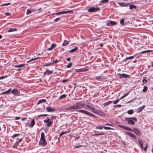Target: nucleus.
<instances>
[{"mask_svg":"<svg viewBox=\"0 0 153 153\" xmlns=\"http://www.w3.org/2000/svg\"><path fill=\"white\" fill-rule=\"evenodd\" d=\"M35 124V121L34 119L32 120L31 122L30 126L33 127Z\"/></svg>","mask_w":153,"mask_h":153,"instance_id":"obj_31","label":"nucleus"},{"mask_svg":"<svg viewBox=\"0 0 153 153\" xmlns=\"http://www.w3.org/2000/svg\"><path fill=\"white\" fill-rule=\"evenodd\" d=\"M25 65V64H22L19 65H15V68H20L24 66Z\"/></svg>","mask_w":153,"mask_h":153,"instance_id":"obj_14","label":"nucleus"},{"mask_svg":"<svg viewBox=\"0 0 153 153\" xmlns=\"http://www.w3.org/2000/svg\"><path fill=\"white\" fill-rule=\"evenodd\" d=\"M95 78L98 80H100L101 79V77L100 76H96Z\"/></svg>","mask_w":153,"mask_h":153,"instance_id":"obj_48","label":"nucleus"},{"mask_svg":"<svg viewBox=\"0 0 153 153\" xmlns=\"http://www.w3.org/2000/svg\"><path fill=\"white\" fill-rule=\"evenodd\" d=\"M124 129H125L126 130L129 131H131V129L129 127L126 126H125L124 127V128H123Z\"/></svg>","mask_w":153,"mask_h":153,"instance_id":"obj_26","label":"nucleus"},{"mask_svg":"<svg viewBox=\"0 0 153 153\" xmlns=\"http://www.w3.org/2000/svg\"><path fill=\"white\" fill-rule=\"evenodd\" d=\"M46 100L45 99H43L42 100H40L38 101L37 103V104L38 105L42 102H46Z\"/></svg>","mask_w":153,"mask_h":153,"instance_id":"obj_17","label":"nucleus"},{"mask_svg":"<svg viewBox=\"0 0 153 153\" xmlns=\"http://www.w3.org/2000/svg\"><path fill=\"white\" fill-rule=\"evenodd\" d=\"M46 109L48 112H52L55 111V109L52 108L50 106H48L46 108Z\"/></svg>","mask_w":153,"mask_h":153,"instance_id":"obj_9","label":"nucleus"},{"mask_svg":"<svg viewBox=\"0 0 153 153\" xmlns=\"http://www.w3.org/2000/svg\"><path fill=\"white\" fill-rule=\"evenodd\" d=\"M82 146L81 145H79L78 146H76L75 147V148H79L81 147Z\"/></svg>","mask_w":153,"mask_h":153,"instance_id":"obj_55","label":"nucleus"},{"mask_svg":"<svg viewBox=\"0 0 153 153\" xmlns=\"http://www.w3.org/2000/svg\"><path fill=\"white\" fill-rule=\"evenodd\" d=\"M36 12V10L35 9H28L27 10L26 14L28 15L29 14L31 13L32 12Z\"/></svg>","mask_w":153,"mask_h":153,"instance_id":"obj_6","label":"nucleus"},{"mask_svg":"<svg viewBox=\"0 0 153 153\" xmlns=\"http://www.w3.org/2000/svg\"><path fill=\"white\" fill-rule=\"evenodd\" d=\"M112 102V101H108L107 102H105V105H108L110 103H111Z\"/></svg>","mask_w":153,"mask_h":153,"instance_id":"obj_43","label":"nucleus"},{"mask_svg":"<svg viewBox=\"0 0 153 153\" xmlns=\"http://www.w3.org/2000/svg\"><path fill=\"white\" fill-rule=\"evenodd\" d=\"M66 96V94H64L62 95H61L59 97V100H61L62 99L65 98Z\"/></svg>","mask_w":153,"mask_h":153,"instance_id":"obj_21","label":"nucleus"},{"mask_svg":"<svg viewBox=\"0 0 153 153\" xmlns=\"http://www.w3.org/2000/svg\"><path fill=\"white\" fill-rule=\"evenodd\" d=\"M39 144V145L45 146L47 145V142L45 140V139H40Z\"/></svg>","mask_w":153,"mask_h":153,"instance_id":"obj_5","label":"nucleus"},{"mask_svg":"<svg viewBox=\"0 0 153 153\" xmlns=\"http://www.w3.org/2000/svg\"><path fill=\"white\" fill-rule=\"evenodd\" d=\"M120 24L123 25L125 24H124V19H121L120 22Z\"/></svg>","mask_w":153,"mask_h":153,"instance_id":"obj_38","label":"nucleus"},{"mask_svg":"<svg viewBox=\"0 0 153 153\" xmlns=\"http://www.w3.org/2000/svg\"><path fill=\"white\" fill-rule=\"evenodd\" d=\"M19 135V134H14L12 136V138H13V139H14V137H16L18 136Z\"/></svg>","mask_w":153,"mask_h":153,"instance_id":"obj_42","label":"nucleus"},{"mask_svg":"<svg viewBox=\"0 0 153 153\" xmlns=\"http://www.w3.org/2000/svg\"><path fill=\"white\" fill-rule=\"evenodd\" d=\"M125 120H127L129 124L134 125L135 124V123L134 120L137 121V120L136 117L131 118L127 117L125 119Z\"/></svg>","mask_w":153,"mask_h":153,"instance_id":"obj_1","label":"nucleus"},{"mask_svg":"<svg viewBox=\"0 0 153 153\" xmlns=\"http://www.w3.org/2000/svg\"><path fill=\"white\" fill-rule=\"evenodd\" d=\"M126 133L127 134L129 135L131 137L135 139H136V137L133 133L128 131H126Z\"/></svg>","mask_w":153,"mask_h":153,"instance_id":"obj_8","label":"nucleus"},{"mask_svg":"<svg viewBox=\"0 0 153 153\" xmlns=\"http://www.w3.org/2000/svg\"><path fill=\"white\" fill-rule=\"evenodd\" d=\"M119 4L122 7H127L130 5V3H126L124 2L119 3Z\"/></svg>","mask_w":153,"mask_h":153,"instance_id":"obj_10","label":"nucleus"},{"mask_svg":"<svg viewBox=\"0 0 153 153\" xmlns=\"http://www.w3.org/2000/svg\"><path fill=\"white\" fill-rule=\"evenodd\" d=\"M78 49V48L75 47L73 49L69 51L70 53H73L75 51Z\"/></svg>","mask_w":153,"mask_h":153,"instance_id":"obj_27","label":"nucleus"},{"mask_svg":"<svg viewBox=\"0 0 153 153\" xmlns=\"http://www.w3.org/2000/svg\"><path fill=\"white\" fill-rule=\"evenodd\" d=\"M106 25L108 26H110V22H108L106 23Z\"/></svg>","mask_w":153,"mask_h":153,"instance_id":"obj_64","label":"nucleus"},{"mask_svg":"<svg viewBox=\"0 0 153 153\" xmlns=\"http://www.w3.org/2000/svg\"><path fill=\"white\" fill-rule=\"evenodd\" d=\"M18 91L16 89H13L11 91V93L13 94H16L18 92Z\"/></svg>","mask_w":153,"mask_h":153,"instance_id":"obj_29","label":"nucleus"},{"mask_svg":"<svg viewBox=\"0 0 153 153\" xmlns=\"http://www.w3.org/2000/svg\"><path fill=\"white\" fill-rule=\"evenodd\" d=\"M52 121H49L48 123H47V125L48 127H49L51 126V125L52 124Z\"/></svg>","mask_w":153,"mask_h":153,"instance_id":"obj_32","label":"nucleus"},{"mask_svg":"<svg viewBox=\"0 0 153 153\" xmlns=\"http://www.w3.org/2000/svg\"><path fill=\"white\" fill-rule=\"evenodd\" d=\"M23 139V138H22L20 139H18V141H19V142H20V143L22 141Z\"/></svg>","mask_w":153,"mask_h":153,"instance_id":"obj_63","label":"nucleus"},{"mask_svg":"<svg viewBox=\"0 0 153 153\" xmlns=\"http://www.w3.org/2000/svg\"><path fill=\"white\" fill-rule=\"evenodd\" d=\"M38 58H39L38 57H37V58H34V59H31L30 60L28 61L27 62H30L31 61H33L34 60L36 59H38Z\"/></svg>","mask_w":153,"mask_h":153,"instance_id":"obj_53","label":"nucleus"},{"mask_svg":"<svg viewBox=\"0 0 153 153\" xmlns=\"http://www.w3.org/2000/svg\"><path fill=\"white\" fill-rule=\"evenodd\" d=\"M76 104L78 109H80L82 108L84 105V104L83 103H82L80 102H77L76 103Z\"/></svg>","mask_w":153,"mask_h":153,"instance_id":"obj_7","label":"nucleus"},{"mask_svg":"<svg viewBox=\"0 0 153 153\" xmlns=\"http://www.w3.org/2000/svg\"><path fill=\"white\" fill-rule=\"evenodd\" d=\"M70 131H69V130L68 131H62L61 132V133L60 134L59 136H61L63 134H66V133H69V132H70Z\"/></svg>","mask_w":153,"mask_h":153,"instance_id":"obj_22","label":"nucleus"},{"mask_svg":"<svg viewBox=\"0 0 153 153\" xmlns=\"http://www.w3.org/2000/svg\"><path fill=\"white\" fill-rule=\"evenodd\" d=\"M53 64V63H49V64L47 63V64H45L44 65V66H49V65H52Z\"/></svg>","mask_w":153,"mask_h":153,"instance_id":"obj_57","label":"nucleus"},{"mask_svg":"<svg viewBox=\"0 0 153 153\" xmlns=\"http://www.w3.org/2000/svg\"><path fill=\"white\" fill-rule=\"evenodd\" d=\"M72 11H63L60 12L61 14H66L67 13H71Z\"/></svg>","mask_w":153,"mask_h":153,"instance_id":"obj_16","label":"nucleus"},{"mask_svg":"<svg viewBox=\"0 0 153 153\" xmlns=\"http://www.w3.org/2000/svg\"><path fill=\"white\" fill-rule=\"evenodd\" d=\"M129 94V93H127V94H125V95H123V96L120 97V98H119V99H120V100L123 99V98H125V97L127 96Z\"/></svg>","mask_w":153,"mask_h":153,"instance_id":"obj_28","label":"nucleus"},{"mask_svg":"<svg viewBox=\"0 0 153 153\" xmlns=\"http://www.w3.org/2000/svg\"><path fill=\"white\" fill-rule=\"evenodd\" d=\"M120 100V99H117V100H115V101H114L113 102L114 104H115L117 103Z\"/></svg>","mask_w":153,"mask_h":153,"instance_id":"obj_45","label":"nucleus"},{"mask_svg":"<svg viewBox=\"0 0 153 153\" xmlns=\"http://www.w3.org/2000/svg\"><path fill=\"white\" fill-rule=\"evenodd\" d=\"M150 51H151L150 50H146V51H142L141 52V53H147L149 52H150Z\"/></svg>","mask_w":153,"mask_h":153,"instance_id":"obj_46","label":"nucleus"},{"mask_svg":"<svg viewBox=\"0 0 153 153\" xmlns=\"http://www.w3.org/2000/svg\"><path fill=\"white\" fill-rule=\"evenodd\" d=\"M139 142L141 149H143V141L142 140H140L139 141Z\"/></svg>","mask_w":153,"mask_h":153,"instance_id":"obj_20","label":"nucleus"},{"mask_svg":"<svg viewBox=\"0 0 153 153\" xmlns=\"http://www.w3.org/2000/svg\"><path fill=\"white\" fill-rule=\"evenodd\" d=\"M108 0H102L101 1V2L103 3L107 2H108Z\"/></svg>","mask_w":153,"mask_h":153,"instance_id":"obj_59","label":"nucleus"},{"mask_svg":"<svg viewBox=\"0 0 153 153\" xmlns=\"http://www.w3.org/2000/svg\"><path fill=\"white\" fill-rule=\"evenodd\" d=\"M87 11L90 12H93L97 11L100 10L99 7H88L87 9Z\"/></svg>","mask_w":153,"mask_h":153,"instance_id":"obj_2","label":"nucleus"},{"mask_svg":"<svg viewBox=\"0 0 153 153\" xmlns=\"http://www.w3.org/2000/svg\"><path fill=\"white\" fill-rule=\"evenodd\" d=\"M56 46V45L55 44L53 43L51 45L50 47L48 49V51H51L52 50L53 48Z\"/></svg>","mask_w":153,"mask_h":153,"instance_id":"obj_11","label":"nucleus"},{"mask_svg":"<svg viewBox=\"0 0 153 153\" xmlns=\"http://www.w3.org/2000/svg\"><path fill=\"white\" fill-rule=\"evenodd\" d=\"M131 131L134 132L137 135H140L141 134V132L137 128H134L133 129H131Z\"/></svg>","mask_w":153,"mask_h":153,"instance_id":"obj_4","label":"nucleus"},{"mask_svg":"<svg viewBox=\"0 0 153 153\" xmlns=\"http://www.w3.org/2000/svg\"><path fill=\"white\" fill-rule=\"evenodd\" d=\"M137 6L133 4H131L130 5L129 9L132 10L133 9H136L137 8Z\"/></svg>","mask_w":153,"mask_h":153,"instance_id":"obj_19","label":"nucleus"},{"mask_svg":"<svg viewBox=\"0 0 153 153\" xmlns=\"http://www.w3.org/2000/svg\"><path fill=\"white\" fill-rule=\"evenodd\" d=\"M50 120V119H48L46 120H44V122L45 123H47Z\"/></svg>","mask_w":153,"mask_h":153,"instance_id":"obj_50","label":"nucleus"},{"mask_svg":"<svg viewBox=\"0 0 153 153\" xmlns=\"http://www.w3.org/2000/svg\"><path fill=\"white\" fill-rule=\"evenodd\" d=\"M104 134L103 133H99L98 134H94V135L95 136H98V135H104Z\"/></svg>","mask_w":153,"mask_h":153,"instance_id":"obj_52","label":"nucleus"},{"mask_svg":"<svg viewBox=\"0 0 153 153\" xmlns=\"http://www.w3.org/2000/svg\"><path fill=\"white\" fill-rule=\"evenodd\" d=\"M52 73V71H48V72H47V75H49L51 74Z\"/></svg>","mask_w":153,"mask_h":153,"instance_id":"obj_49","label":"nucleus"},{"mask_svg":"<svg viewBox=\"0 0 153 153\" xmlns=\"http://www.w3.org/2000/svg\"><path fill=\"white\" fill-rule=\"evenodd\" d=\"M88 70V67H85L84 68L80 69L79 71L81 72H85L87 71Z\"/></svg>","mask_w":153,"mask_h":153,"instance_id":"obj_13","label":"nucleus"},{"mask_svg":"<svg viewBox=\"0 0 153 153\" xmlns=\"http://www.w3.org/2000/svg\"><path fill=\"white\" fill-rule=\"evenodd\" d=\"M72 65V63L71 62H70L68 63V64L67 65L66 67L67 68H70L71 67Z\"/></svg>","mask_w":153,"mask_h":153,"instance_id":"obj_39","label":"nucleus"},{"mask_svg":"<svg viewBox=\"0 0 153 153\" xmlns=\"http://www.w3.org/2000/svg\"><path fill=\"white\" fill-rule=\"evenodd\" d=\"M121 106H122V105H114V107H120Z\"/></svg>","mask_w":153,"mask_h":153,"instance_id":"obj_62","label":"nucleus"},{"mask_svg":"<svg viewBox=\"0 0 153 153\" xmlns=\"http://www.w3.org/2000/svg\"><path fill=\"white\" fill-rule=\"evenodd\" d=\"M7 77V76H2L0 77V79H4L5 78H6Z\"/></svg>","mask_w":153,"mask_h":153,"instance_id":"obj_51","label":"nucleus"},{"mask_svg":"<svg viewBox=\"0 0 153 153\" xmlns=\"http://www.w3.org/2000/svg\"><path fill=\"white\" fill-rule=\"evenodd\" d=\"M78 112L82 113L84 114H85L91 116L92 117H95V116L92 113L84 110H79L78 111Z\"/></svg>","mask_w":153,"mask_h":153,"instance_id":"obj_3","label":"nucleus"},{"mask_svg":"<svg viewBox=\"0 0 153 153\" xmlns=\"http://www.w3.org/2000/svg\"><path fill=\"white\" fill-rule=\"evenodd\" d=\"M69 44V42L66 40H64V42L62 44V46H65Z\"/></svg>","mask_w":153,"mask_h":153,"instance_id":"obj_23","label":"nucleus"},{"mask_svg":"<svg viewBox=\"0 0 153 153\" xmlns=\"http://www.w3.org/2000/svg\"><path fill=\"white\" fill-rule=\"evenodd\" d=\"M129 75L126 74H121V76L124 78H127L128 76Z\"/></svg>","mask_w":153,"mask_h":153,"instance_id":"obj_24","label":"nucleus"},{"mask_svg":"<svg viewBox=\"0 0 153 153\" xmlns=\"http://www.w3.org/2000/svg\"><path fill=\"white\" fill-rule=\"evenodd\" d=\"M47 115V114H41L39 115L38 116L39 117H43V116H46Z\"/></svg>","mask_w":153,"mask_h":153,"instance_id":"obj_56","label":"nucleus"},{"mask_svg":"<svg viewBox=\"0 0 153 153\" xmlns=\"http://www.w3.org/2000/svg\"><path fill=\"white\" fill-rule=\"evenodd\" d=\"M60 19V18H56L54 20V22H57L58 21H59Z\"/></svg>","mask_w":153,"mask_h":153,"instance_id":"obj_44","label":"nucleus"},{"mask_svg":"<svg viewBox=\"0 0 153 153\" xmlns=\"http://www.w3.org/2000/svg\"><path fill=\"white\" fill-rule=\"evenodd\" d=\"M45 139V135L44 133L42 132L41 134V138L40 139Z\"/></svg>","mask_w":153,"mask_h":153,"instance_id":"obj_30","label":"nucleus"},{"mask_svg":"<svg viewBox=\"0 0 153 153\" xmlns=\"http://www.w3.org/2000/svg\"><path fill=\"white\" fill-rule=\"evenodd\" d=\"M103 128L105 129V130H110V129H113L112 128L109 127H106V126H104Z\"/></svg>","mask_w":153,"mask_h":153,"instance_id":"obj_40","label":"nucleus"},{"mask_svg":"<svg viewBox=\"0 0 153 153\" xmlns=\"http://www.w3.org/2000/svg\"><path fill=\"white\" fill-rule=\"evenodd\" d=\"M48 69H47L46 71L44 73L43 75H44L47 74V72H48Z\"/></svg>","mask_w":153,"mask_h":153,"instance_id":"obj_61","label":"nucleus"},{"mask_svg":"<svg viewBox=\"0 0 153 153\" xmlns=\"http://www.w3.org/2000/svg\"><path fill=\"white\" fill-rule=\"evenodd\" d=\"M110 26H113L114 25H116V23L114 21H111L110 22Z\"/></svg>","mask_w":153,"mask_h":153,"instance_id":"obj_36","label":"nucleus"},{"mask_svg":"<svg viewBox=\"0 0 153 153\" xmlns=\"http://www.w3.org/2000/svg\"><path fill=\"white\" fill-rule=\"evenodd\" d=\"M145 106L143 105V106L140 107L137 109V112L139 113L143 109L145 108Z\"/></svg>","mask_w":153,"mask_h":153,"instance_id":"obj_12","label":"nucleus"},{"mask_svg":"<svg viewBox=\"0 0 153 153\" xmlns=\"http://www.w3.org/2000/svg\"><path fill=\"white\" fill-rule=\"evenodd\" d=\"M11 4L10 3H7L6 4H4L1 5V6H7L9 4Z\"/></svg>","mask_w":153,"mask_h":153,"instance_id":"obj_47","label":"nucleus"},{"mask_svg":"<svg viewBox=\"0 0 153 153\" xmlns=\"http://www.w3.org/2000/svg\"><path fill=\"white\" fill-rule=\"evenodd\" d=\"M147 80H146V79H143V84H142V85H143L144 84L146 83H147Z\"/></svg>","mask_w":153,"mask_h":153,"instance_id":"obj_41","label":"nucleus"},{"mask_svg":"<svg viewBox=\"0 0 153 153\" xmlns=\"http://www.w3.org/2000/svg\"><path fill=\"white\" fill-rule=\"evenodd\" d=\"M17 30L16 28H11L7 31V32H10L17 31Z\"/></svg>","mask_w":153,"mask_h":153,"instance_id":"obj_15","label":"nucleus"},{"mask_svg":"<svg viewBox=\"0 0 153 153\" xmlns=\"http://www.w3.org/2000/svg\"><path fill=\"white\" fill-rule=\"evenodd\" d=\"M147 147H148V144L147 143L146 144V146L144 148V150L145 151H146V150H147Z\"/></svg>","mask_w":153,"mask_h":153,"instance_id":"obj_58","label":"nucleus"},{"mask_svg":"<svg viewBox=\"0 0 153 153\" xmlns=\"http://www.w3.org/2000/svg\"><path fill=\"white\" fill-rule=\"evenodd\" d=\"M134 56H129L128 57H126V59H124V61H125L126 60H128L129 59H133V58H134Z\"/></svg>","mask_w":153,"mask_h":153,"instance_id":"obj_25","label":"nucleus"},{"mask_svg":"<svg viewBox=\"0 0 153 153\" xmlns=\"http://www.w3.org/2000/svg\"><path fill=\"white\" fill-rule=\"evenodd\" d=\"M134 113V111L133 110H130L128 111V113L129 114H132Z\"/></svg>","mask_w":153,"mask_h":153,"instance_id":"obj_33","label":"nucleus"},{"mask_svg":"<svg viewBox=\"0 0 153 153\" xmlns=\"http://www.w3.org/2000/svg\"><path fill=\"white\" fill-rule=\"evenodd\" d=\"M148 88L146 86H144V88L143 90V92H146L147 91Z\"/></svg>","mask_w":153,"mask_h":153,"instance_id":"obj_35","label":"nucleus"},{"mask_svg":"<svg viewBox=\"0 0 153 153\" xmlns=\"http://www.w3.org/2000/svg\"><path fill=\"white\" fill-rule=\"evenodd\" d=\"M71 108L72 109H78L76 103L72 106H71Z\"/></svg>","mask_w":153,"mask_h":153,"instance_id":"obj_18","label":"nucleus"},{"mask_svg":"<svg viewBox=\"0 0 153 153\" xmlns=\"http://www.w3.org/2000/svg\"><path fill=\"white\" fill-rule=\"evenodd\" d=\"M86 106L87 108V109L88 110H90L91 109H92L94 110V108L91 107V106H90L89 105H86Z\"/></svg>","mask_w":153,"mask_h":153,"instance_id":"obj_37","label":"nucleus"},{"mask_svg":"<svg viewBox=\"0 0 153 153\" xmlns=\"http://www.w3.org/2000/svg\"><path fill=\"white\" fill-rule=\"evenodd\" d=\"M104 126H96V127L97 129H102V128H103Z\"/></svg>","mask_w":153,"mask_h":153,"instance_id":"obj_34","label":"nucleus"},{"mask_svg":"<svg viewBox=\"0 0 153 153\" xmlns=\"http://www.w3.org/2000/svg\"><path fill=\"white\" fill-rule=\"evenodd\" d=\"M4 14L7 16H9L10 15V13L7 12L4 13Z\"/></svg>","mask_w":153,"mask_h":153,"instance_id":"obj_54","label":"nucleus"},{"mask_svg":"<svg viewBox=\"0 0 153 153\" xmlns=\"http://www.w3.org/2000/svg\"><path fill=\"white\" fill-rule=\"evenodd\" d=\"M11 90V89H9L8 90L6 91L7 94H8L10 92Z\"/></svg>","mask_w":153,"mask_h":153,"instance_id":"obj_60","label":"nucleus"}]
</instances>
